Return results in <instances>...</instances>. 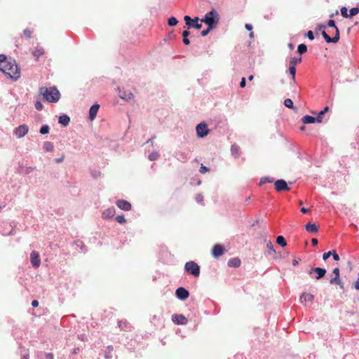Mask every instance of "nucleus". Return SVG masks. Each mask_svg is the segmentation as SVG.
Here are the masks:
<instances>
[{
    "label": "nucleus",
    "mask_w": 359,
    "mask_h": 359,
    "mask_svg": "<svg viewBox=\"0 0 359 359\" xmlns=\"http://www.w3.org/2000/svg\"><path fill=\"white\" fill-rule=\"evenodd\" d=\"M1 67L0 70L11 79L18 80L20 77V68L14 60L10 59L5 65L1 64Z\"/></svg>",
    "instance_id": "f257e3e1"
},
{
    "label": "nucleus",
    "mask_w": 359,
    "mask_h": 359,
    "mask_svg": "<svg viewBox=\"0 0 359 359\" xmlns=\"http://www.w3.org/2000/svg\"><path fill=\"white\" fill-rule=\"evenodd\" d=\"M39 92L43 95L44 100L49 102H57L60 97V93L55 87H50L49 88L42 87L40 88Z\"/></svg>",
    "instance_id": "f03ea898"
},
{
    "label": "nucleus",
    "mask_w": 359,
    "mask_h": 359,
    "mask_svg": "<svg viewBox=\"0 0 359 359\" xmlns=\"http://www.w3.org/2000/svg\"><path fill=\"white\" fill-rule=\"evenodd\" d=\"M327 26L330 27H334L335 29V35L334 37H330L325 31L322 32V35L327 43H336L339 40V30L338 27L335 25V22L333 20H330L327 22Z\"/></svg>",
    "instance_id": "7ed1b4c3"
},
{
    "label": "nucleus",
    "mask_w": 359,
    "mask_h": 359,
    "mask_svg": "<svg viewBox=\"0 0 359 359\" xmlns=\"http://www.w3.org/2000/svg\"><path fill=\"white\" fill-rule=\"evenodd\" d=\"M201 22H205L208 27H210V28H214L218 22V14L217 11L212 10L208 13L201 20Z\"/></svg>",
    "instance_id": "20e7f679"
},
{
    "label": "nucleus",
    "mask_w": 359,
    "mask_h": 359,
    "mask_svg": "<svg viewBox=\"0 0 359 359\" xmlns=\"http://www.w3.org/2000/svg\"><path fill=\"white\" fill-rule=\"evenodd\" d=\"M184 269L187 273L195 277H198L200 275V266L193 261L187 262L184 266Z\"/></svg>",
    "instance_id": "39448f33"
},
{
    "label": "nucleus",
    "mask_w": 359,
    "mask_h": 359,
    "mask_svg": "<svg viewBox=\"0 0 359 359\" xmlns=\"http://www.w3.org/2000/svg\"><path fill=\"white\" fill-rule=\"evenodd\" d=\"M196 133L197 135L200 137H204L208 135L209 133V130L208 128V126L205 123H201L197 125L196 128Z\"/></svg>",
    "instance_id": "423d86ee"
},
{
    "label": "nucleus",
    "mask_w": 359,
    "mask_h": 359,
    "mask_svg": "<svg viewBox=\"0 0 359 359\" xmlns=\"http://www.w3.org/2000/svg\"><path fill=\"white\" fill-rule=\"evenodd\" d=\"M332 273L334 274V277L331 278L330 280V284H337L339 285L341 289H344V284L340 279L339 269L335 268L333 269Z\"/></svg>",
    "instance_id": "0eeeda50"
},
{
    "label": "nucleus",
    "mask_w": 359,
    "mask_h": 359,
    "mask_svg": "<svg viewBox=\"0 0 359 359\" xmlns=\"http://www.w3.org/2000/svg\"><path fill=\"white\" fill-rule=\"evenodd\" d=\"M274 187L277 191H290L287 182L284 180H278L274 182Z\"/></svg>",
    "instance_id": "6e6552de"
},
{
    "label": "nucleus",
    "mask_w": 359,
    "mask_h": 359,
    "mask_svg": "<svg viewBox=\"0 0 359 359\" xmlns=\"http://www.w3.org/2000/svg\"><path fill=\"white\" fill-rule=\"evenodd\" d=\"M225 252L224 247L220 244H216L213 246L211 254L215 258L222 256Z\"/></svg>",
    "instance_id": "1a4fd4ad"
},
{
    "label": "nucleus",
    "mask_w": 359,
    "mask_h": 359,
    "mask_svg": "<svg viewBox=\"0 0 359 359\" xmlns=\"http://www.w3.org/2000/svg\"><path fill=\"white\" fill-rule=\"evenodd\" d=\"M29 129L26 125H21L15 129L14 134L17 137L21 138L26 135Z\"/></svg>",
    "instance_id": "9d476101"
},
{
    "label": "nucleus",
    "mask_w": 359,
    "mask_h": 359,
    "mask_svg": "<svg viewBox=\"0 0 359 359\" xmlns=\"http://www.w3.org/2000/svg\"><path fill=\"white\" fill-rule=\"evenodd\" d=\"M30 259L32 266L38 268L41 264L39 254L36 251H32L30 254Z\"/></svg>",
    "instance_id": "9b49d317"
},
{
    "label": "nucleus",
    "mask_w": 359,
    "mask_h": 359,
    "mask_svg": "<svg viewBox=\"0 0 359 359\" xmlns=\"http://www.w3.org/2000/svg\"><path fill=\"white\" fill-rule=\"evenodd\" d=\"M309 274H312L313 273H316L317 276L315 277L316 280H319L325 276L326 273V270L323 268L316 267V268H311L309 271Z\"/></svg>",
    "instance_id": "f8f14e48"
},
{
    "label": "nucleus",
    "mask_w": 359,
    "mask_h": 359,
    "mask_svg": "<svg viewBox=\"0 0 359 359\" xmlns=\"http://www.w3.org/2000/svg\"><path fill=\"white\" fill-rule=\"evenodd\" d=\"M172 319L177 325H186L188 322L187 318L182 314H175L172 316Z\"/></svg>",
    "instance_id": "ddd939ff"
},
{
    "label": "nucleus",
    "mask_w": 359,
    "mask_h": 359,
    "mask_svg": "<svg viewBox=\"0 0 359 359\" xmlns=\"http://www.w3.org/2000/svg\"><path fill=\"white\" fill-rule=\"evenodd\" d=\"M176 296L182 300H184L188 298L189 292L184 287H179L176 290Z\"/></svg>",
    "instance_id": "4468645a"
},
{
    "label": "nucleus",
    "mask_w": 359,
    "mask_h": 359,
    "mask_svg": "<svg viewBox=\"0 0 359 359\" xmlns=\"http://www.w3.org/2000/svg\"><path fill=\"white\" fill-rule=\"evenodd\" d=\"M116 204L120 209L125 211H129L131 209V204L125 200H118Z\"/></svg>",
    "instance_id": "2eb2a0df"
},
{
    "label": "nucleus",
    "mask_w": 359,
    "mask_h": 359,
    "mask_svg": "<svg viewBox=\"0 0 359 359\" xmlns=\"http://www.w3.org/2000/svg\"><path fill=\"white\" fill-rule=\"evenodd\" d=\"M314 296L313 294L304 292L300 296V302L306 304L308 302H312Z\"/></svg>",
    "instance_id": "dca6fc26"
},
{
    "label": "nucleus",
    "mask_w": 359,
    "mask_h": 359,
    "mask_svg": "<svg viewBox=\"0 0 359 359\" xmlns=\"http://www.w3.org/2000/svg\"><path fill=\"white\" fill-rule=\"evenodd\" d=\"M100 105L97 104H93L89 110V118L93 121L95 118Z\"/></svg>",
    "instance_id": "f3484780"
},
{
    "label": "nucleus",
    "mask_w": 359,
    "mask_h": 359,
    "mask_svg": "<svg viewBox=\"0 0 359 359\" xmlns=\"http://www.w3.org/2000/svg\"><path fill=\"white\" fill-rule=\"evenodd\" d=\"M45 53V50L41 46H36L35 49L32 52V55L34 57L35 60H37L39 57L43 55Z\"/></svg>",
    "instance_id": "a211bd4d"
},
{
    "label": "nucleus",
    "mask_w": 359,
    "mask_h": 359,
    "mask_svg": "<svg viewBox=\"0 0 359 359\" xmlns=\"http://www.w3.org/2000/svg\"><path fill=\"white\" fill-rule=\"evenodd\" d=\"M227 264L229 267L238 268L241 266V261L238 257H235V258L230 259L228 261Z\"/></svg>",
    "instance_id": "6ab92c4d"
},
{
    "label": "nucleus",
    "mask_w": 359,
    "mask_h": 359,
    "mask_svg": "<svg viewBox=\"0 0 359 359\" xmlns=\"http://www.w3.org/2000/svg\"><path fill=\"white\" fill-rule=\"evenodd\" d=\"M115 209L114 208H108L102 212V217L104 219H109L114 216Z\"/></svg>",
    "instance_id": "aec40b11"
},
{
    "label": "nucleus",
    "mask_w": 359,
    "mask_h": 359,
    "mask_svg": "<svg viewBox=\"0 0 359 359\" xmlns=\"http://www.w3.org/2000/svg\"><path fill=\"white\" fill-rule=\"evenodd\" d=\"M305 229L307 231L311 232V233H316L318 231V226L313 223L309 222L306 224Z\"/></svg>",
    "instance_id": "412c9836"
},
{
    "label": "nucleus",
    "mask_w": 359,
    "mask_h": 359,
    "mask_svg": "<svg viewBox=\"0 0 359 359\" xmlns=\"http://www.w3.org/2000/svg\"><path fill=\"white\" fill-rule=\"evenodd\" d=\"M316 118L309 115H305L302 118V121L304 124L313 123L316 122Z\"/></svg>",
    "instance_id": "4be33fe9"
},
{
    "label": "nucleus",
    "mask_w": 359,
    "mask_h": 359,
    "mask_svg": "<svg viewBox=\"0 0 359 359\" xmlns=\"http://www.w3.org/2000/svg\"><path fill=\"white\" fill-rule=\"evenodd\" d=\"M70 121V118L67 115H62L59 117V123L64 126H67Z\"/></svg>",
    "instance_id": "5701e85b"
},
{
    "label": "nucleus",
    "mask_w": 359,
    "mask_h": 359,
    "mask_svg": "<svg viewBox=\"0 0 359 359\" xmlns=\"http://www.w3.org/2000/svg\"><path fill=\"white\" fill-rule=\"evenodd\" d=\"M190 32L188 31V30H184L183 32H182V36H183V43L185 44V45H189L190 44V41L189 39L187 38L188 36L189 35Z\"/></svg>",
    "instance_id": "b1692460"
},
{
    "label": "nucleus",
    "mask_w": 359,
    "mask_h": 359,
    "mask_svg": "<svg viewBox=\"0 0 359 359\" xmlns=\"http://www.w3.org/2000/svg\"><path fill=\"white\" fill-rule=\"evenodd\" d=\"M276 243L282 247L287 245L286 241L283 236H278L276 238Z\"/></svg>",
    "instance_id": "393cba45"
},
{
    "label": "nucleus",
    "mask_w": 359,
    "mask_h": 359,
    "mask_svg": "<svg viewBox=\"0 0 359 359\" xmlns=\"http://www.w3.org/2000/svg\"><path fill=\"white\" fill-rule=\"evenodd\" d=\"M118 327L121 330H127L130 327L129 323L126 320H120L118 322Z\"/></svg>",
    "instance_id": "a878e982"
},
{
    "label": "nucleus",
    "mask_w": 359,
    "mask_h": 359,
    "mask_svg": "<svg viewBox=\"0 0 359 359\" xmlns=\"http://www.w3.org/2000/svg\"><path fill=\"white\" fill-rule=\"evenodd\" d=\"M54 148L53 144L50 142H46L43 144V149L46 151H51Z\"/></svg>",
    "instance_id": "bb28decb"
},
{
    "label": "nucleus",
    "mask_w": 359,
    "mask_h": 359,
    "mask_svg": "<svg viewBox=\"0 0 359 359\" xmlns=\"http://www.w3.org/2000/svg\"><path fill=\"white\" fill-rule=\"evenodd\" d=\"M231 152L235 157H238L240 155V148L237 145L231 146Z\"/></svg>",
    "instance_id": "cd10ccee"
},
{
    "label": "nucleus",
    "mask_w": 359,
    "mask_h": 359,
    "mask_svg": "<svg viewBox=\"0 0 359 359\" xmlns=\"http://www.w3.org/2000/svg\"><path fill=\"white\" fill-rule=\"evenodd\" d=\"M289 72L290 75L292 76V80L294 83H295V75H296V67L294 66H290L289 67Z\"/></svg>",
    "instance_id": "c85d7f7f"
},
{
    "label": "nucleus",
    "mask_w": 359,
    "mask_h": 359,
    "mask_svg": "<svg viewBox=\"0 0 359 359\" xmlns=\"http://www.w3.org/2000/svg\"><path fill=\"white\" fill-rule=\"evenodd\" d=\"M302 62V57H292L290 61V65L295 67Z\"/></svg>",
    "instance_id": "c756f323"
},
{
    "label": "nucleus",
    "mask_w": 359,
    "mask_h": 359,
    "mask_svg": "<svg viewBox=\"0 0 359 359\" xmlns=\"http://www.w3.org/2000/svg\"><path fill=\"white\" fill-rule=\"evenodd\" d=\"M307 51V47L305 44H300L298 46V48H297V52L302 55L304 53H305Z\"/></svg>",
    "instance_id": "7c9ffc66"
},
{
    "label": "nucleus",
    "mask_w": 359,
    "mask_h": 359,
    "mask_svg": "<svg viewBox=\"0 0 359 359\" xmlns=\"http://www.w3.org/2000/svg\"><path fill=\"white\" fill-rule=\"evenodd\" d=\"M358 13H359V8L358 7L352 8L349 11V14H348L349 18H351L352 17H353L354 15H356Z\"/></svg>",
    "instance_id": "2f4dec72"
},
{
    "label": "nucleus",
    "mask_w": 359,
    "mask_h": 359,
    "mask_svg": "<svg viewBox=\"0 0 359 359\" xmlns=\"http://www.w3.org/2000/svg\"><path fill=\"white\" fill-rule=\"evenodd\" d=\"M284 104H285V106L286 107H288L290 109H293L294 108L293 102L290 98H287V99L285 100Z\"/></svg>",
    "instance_id": "473e14b6"
},
{
    "label": "nucleus",
    "mask_w": 359,
    "mask_h": 359,
    "mask_svg": "<svg viewBox=\"0 0 359 359\" xmlns=\"http://www.w3.org/2000/svg\"><path fill=\"white\" fill-rule=\"evenodd\" d=\"M198 18H195L194 19H193V23L191 25L192 27H195L196 29H200L202 27V25L201 24H199L198 22Z\"/></svg>",
    "instance_id": "72a5a7b5"
},
{
    "label": "nucleus",
    "mask_w": 359,
    "mask_h": 359,
    "mask_svg": "<svg viewBox=\"0 0 359 359\" xmlns=\"http://www.w3.org/2000/svg\"><path fill=\"white\" fill-rule=\"evenodd\" d=\"M178 23V20L175 17H170L168 20V24L170 26H175Z\"/></svg>",
    "instance_id": "f704fd0d"
},
{
    "label": "nucleus",
    "mask_w": 359,
    "mask_h": 359,
    "mask_svg": "<svg viewBox=\"0 0 359 359\" xmlns=\"http://www.w3.org/2000/svg\"><path fill=\"white\" fill-rule=\"evenodd\" d=\"M340 11H341V15L344 18H349V16H348L349 13H348V10L346 7H341Z\"/></svg>",
    "instance_id": "c9c22d12"
},
{
    "label": "nucleus",
    "mask_w": 359,
    "mask_h": 359,
    "mask_svg": "<svg viewBox=\"0 0 359 359\" xmlns=\"http://www.w3.org/2000/svg\"><path fill=\"white\" fill-rule=\"evenodd\" d=\"M49 132V126H47V125H44L43 126L41 129H40V133L42 134V135H45V134H47Z\"/></svg>",
    "instance_id": "e433bc0d"
},
{
    "label": "nucleus",
    "mask_w": 359,
    "mask_h": 359,
    "mask_svg": "<svg viewBox=\"0 0 359 359\" xmlns=\"http://www.w3.org/2000/svg\"><path fill=\"white\" fill-rule=\"evenodd\" d=\"M158 156L157 152H153L149 155V159L150 161H156L158 158Z\"/></svg>",
    "instance_id": "4c0bfd02"
},
{
    "label": "nucleus",
    "mask_w": 359,
    "mask_h": 359,
    "mask_svg": "<svg viewBox=\"0 0 359 359\" xmlns=\"http://www.w3.org/2000/svg\"><path fill=\"white\" fill-rule=\"evenodd\" d=\"M116 221L119 224H124L126 222V220L123 215H118L116 217Z\"/></svg>",
    "instance_id": "58836bf2"
},
{
    "label": "nucleus",
    "mask_w": 359,
    "mask_h": 359,
    "mask_svg": "<svg viewBox=\"0 0 359 359\" xmlns=\"http://www.w3.org/2000/svg\"><path fill=\"white\" fill-rule=\"evenodd\" d=\"M24 35L27 39H30L32 32L29 29H25L23 31Z\"/></svg>",
    "instance_id": "ea45409f"
},
{
    "label": "nucleus",
    "mask_w": 359,
    "mask_h": 359,
    "mask_svg": "<svg viewBox=\"0 0 359 359\" xmlns=\"http://www.w3.org/2000/svg\"><path fill=\"white\" fill-rule=\"evenodd\" d=\"M184 19L186 22V25L189 26L191 25V22H193V20L189 15H185Z\"/></svg>",
    "instance_id": "a19ab883"
},
{
    "label": "nucleus",
    "mask_w": 359,
    "mask_h": 359,
    "mask_svg": "<svg viewBox=\"0 0 359 359\" xmlns=\"http://www.w3.org/2000/svg\"><path fill=\"white\" fill-rule=\"evenodd\" d=\"M199 171L201 174H205L209 171V168L202 164L201 165Z\"/></svg>",
    "instance_id": "79ce46f5"
},
{
    "label": "nucleus",
    "mask_w": 359,
    "mask_h": 359,
    "mask_svg": "<svg viewBox=\"0 0 359 359\" xmlns=\"http://www.w3.org/2000/svg\"><path fill=\"white\" fill-rule=\"evenodd\" d=\"M180 160L182 162H185L187 160V156L186 154L181 152L180 153Z\"/></svg>",
    "instance_id": "37998d69"
},
{
    "label": "nucleus",
    "mask_w": 359,
    "mask_h": 359,
    "mask_svg": "<svg viewBox=\"0 0 359 359\" xmlns=\"http://www.w3.org/2000/svg\"><path fill=\"white\" fill-rule=\"evenodd\" d=\"M34 106L36 109H37L38 111H40L43 109V104L39 101H36L34 104Z\"/></svg>",
    "instance_id": "c03bdc74"
},
{
    "label": "nucleus",
    "mask_w": 359,
    "mask_h": 359,
    "mask_svg": "<svg viewBox=\"0 0 359 359\" xmlns=\"http://www.w3.org/2000/svg\"><path fill=\"white\" fill-rule=\"evenodd\" d=\"M266 248H268V250L269 251H271L273 252H275V250L273 248V243L271 242H269L267 244H266Z\"/></svg>",
    "instance_id": "a18cd8bd"
},
{
    "label": "nucleus",
    "mask_w": 359,
    "mask_h": 359,
    "mask_svg": "<svg viewBox=\"0 0 359 359\" xmlns=\"http://www.w3.org/2000/svg\"><path fill=\"white\" fill-rule=\"evenodd\" d=\"M212 28H210V27H208L206 29H204L201 32V36H206L212 29Z\"/></svg>",
    "instance_id": "49530a36"
},
{
    "label": "nucleus",
    "mask_w": 359,
    "mask_h": 359,
    "mask_svg": "<svg viewBox=\"0 0 359 359\" xmlns=\"http://www.w3.org/2000/svg\"><path fill=\"white\" fill-rule=\"evenodd\" d=\"M332 251H329L327 252H325L323 255V259L324 260H326L330 256L332 255Z\"/></svg>",
    "instance_id": "de8ad7c7"
},
{
    "label": "nucleus",
    "mask_w": 359,
    "mask_h": 359,
    "mask_svg": "<svg viewBox=\"0 0 359 359\" xmlns=\"http://www.w3.org/2000/svg\"><path fill=\"white\" fill-rule=\"evenodd\" d=\"M323 115H320V111L318 114L317 117H315L317 123H321L323 121Z\"/></svg>",
    "instance_id": "09e8293b"
},
{
    "label": "nucleus",
    "mask_w": 359,
    "mask_h": 359,
    "mask_svg": "<svg viewBox=\"0 0 359 359\" xmlns=\"http://www.w3.org/2000/svg\"><path fill=\"white\" fill-rule=\"evenodd\" d=\"M306 36L310 40H313L314 39V35L312 31H309Z\"/></svg>",
    "instance_id": "8fccbe9b"
},
{
    "label": "nucleus",
    "mask_w": 359,
    "mask_h": 359,
    "mask_svg": "<svg viewBox=\"0 0 359 359\" xmlns=\"http://www.w3.org/2000/svg\"><path fill=\"white\" fill-rule=\"evenodd\" d=\"M245 86H246V81H245V77H243V78L241 79V82H240V86H241V88H244V87H245Z\"/></svg>",
    "instance_id": "3c124183"
},
{
    "label": "nucleus",
    "mask_w": 359,
    "mask_h": 359,
    "mask_svg": "<svg viewBox=\"0 0 359 359\" xmlns=\"http://www.w3.org/2000/svg\"><path fill=\"white\" fill-rule=\"evenodd\" d=\"M332 255L333 257V259L336 261L339 260V256L336 253L335 251L332 252Z\"/></svg>",
    "instance_id": "603ef678"
},
{
    "label": "nucleus",
    "mask_w": 359,
    "mask_h": 359,
    "mask_svg": "<svg viewBox=\"0 0 359 359\" xmlns=\"http://www.w3.org/2000/svg\"><path fill=\"white\" fill-rule=\"evenodd\" d=\"M272 182V180H269L268 178H262L261 180H260V182H259V185H262V184L265 183V182Z\"/></svg>",
    "instance_id": "864d4df0"
},
{
    "label": "nucleus",
    "mask_w": 359,
    "mask_h": 359,
    "mask_svg": "<svg viewBox=\"0 0 359 359\" xmlns=\"http://www.w3.org/2000/svg\"><path fill=\"white\" fill-rule=\"evenodd\" d=\"M121 97L122 99H126V100H128V99H131L133 97V95L130 93L128 95H126V96H121Z\"/></svg>",
    "instance_id": "5fc2aeb1"
},
{
    "label": "nucleus",
    "mask_w": 359,
    "mask_h": 359,
    "mask_svg": "<svg viewBox=\"0 0 359 359\" xmlns=\"http://www.w3.org/2000/svg\"><path fill=\"white\" fill-rule=\"evenodd\" d=\"M329 111V107H325L323 110L320 111V115H324L326 112Z\"/></svg>",
    "instance_id": "6e6d98bb"
},
{
    "label": "nucleus",
    "mask_w": 359,
    "mask_h": 359,
    "mask_svg": "<svg viewBox=\"0 0 359 359\" xmlns=\"http://www.w3.org/2000/svg\"><path fill=\"white\" fill-rule=\"evenodd\" d=\"M301 212H302V213L306 214V213H308V212H310V209L305 208H301Z\"/></svg>",
    "instance_id": "4d7b16f0"
},
{
    "label": "nucleus",
    "mask_w": 359,
    "mask_h": 359,
    "mask_svg": "<svg viewBox=\"0 0 359 359\" xmlns=\"http://www.w3.org/2000/svg\"><path fill=\"white\" fill-rule=\"evenodd\" d=\"M46 359H53V355L50 353H48L46 354Z\"/></svg>",
    "instance_id": "13d9d810"
},
{
    "label": "nucleus",
    "mask_w": 359,
    "mask_h": 359,
    "mask_svg": "<svg viewBox=\"0 0 359 359\" xmlns=\"http://www.w3.org/2000/svg\"><path fill=\"white\" fill-rule=\"evenodd\" d=\"M32 306L33 307H37L39 306V302L37 300H33L32 302Z\"/></svg>",
    "instance_id": "bf43d9fd"
},
{
    "label": "nucleus",
    "mask_w": 359,
    "mask_h": 359,
    "mask_svg": "<svg viewBox=\"0 0 359 359\" xmlns=\"http://www.w3.org/2000/svg\"><path fill=\"white\" fill-rule=\"evenodd\" d=\"M354 287L356 290H359V278L357 279V280L355 282Z\"/></svg>",
    "instance_id": "052dcab7"
},
{
    "label": "nucleus",
    "mask_w": 359,
    "mask_h": 359,
    "mask_svg": "<svg viewBox=\"0 0 359 359\" xmlns=\"http://www.w3.org/2000/svg\"><path fill=\"white\" fill-rule=\"evenodd\" d=\"M245 27L249 31L252 29V26L250 24H245Z\"/></svg>",
    "instance_id": "680f3d73"
},
{
    "label": "nucleus",
    "mask_w": 359,
    "mask_h": 359,
    "mask_svg": "<svg viewBox=\"0 0 359 359\" xmlns=\"http://www.w3.org/2000/svg\"><path fill=\"white\" fill-rule=\"evenodd\" d=\"M311 243L313 244V245H316L318 243V239L317 238H312L311 239Z\"/></svg>",
    "instance_id": "e2e57ef3"
},
{
    "label": "nucleus",
    "mask_w": 359,
    "mask_h": 359,
    "mask_svg": "<svg viewBox=\"0 0 359 359\" xmlns=\"http://www.w3.org/2000/svg\"><path fill=\"white\" fill-rule=\"evenodd\" d=\"M63 159H64V156H62L61 158H56V159L55 160V161L56 163H60V162H62V161H63Z\"/></svg>",
    "instance_id": "0e129e2a"
},
{
    "label": "nucleus",
    "mask_w": 359,
    "mask_h": 359,
    "mask_svg": "<svg viewBox=\"0 0 359 359\" xmlns=\"http://www.w3.org/2000/svg\"><path fill=\"white\" fill-rule=\"evenodd\" d=\"M79 348H74L73 350L72 353L73 354H76L79 352Z\"/></svg>",
    "instance_id": "69168bd1"
},
{
    "label": "nucleus",
    "mask_w": 359,
    "mask_h": 359,
    "mask_svg": "<svg viewBox=\"0 0 359 359\" xmlns=\"http://www.w3.org/2000/svg\"><path fill=\"white\" fill-rule=\"evenodd\" d=\"M298 264H299V262L297 260H296V259L293 260V262H292L293 266H297Z\"/></svg>",
    "instance_id": "338daca9"
},
{
    "label": "nucleus",
    "mask_w": 359,
    "mask_h": 359,
    "mask_svg": "<svg viewBox=\"0 0 359 359\" xmlns=\"http://www.w3.org/2000/svg\"><path fill=\"white\" fill-rule=\"evenodd\" d=\"M253 79H254V76H253V75H250V76L248 77V79H249L250 81L253 80Z\"/></svg>",
    "instance_id": "774afa93"
}]
</instances>
